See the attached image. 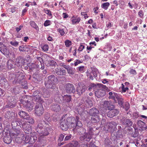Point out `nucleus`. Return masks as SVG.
Listing matches in <instances>:
<instances>
[{"mask_svg":"<svg viewBox=\"0 0 147 147\" xmlns=\"http://www.w3.org/2000/svg\"><path fill=\"white\" fill-rule=\"evenodd\" d=\"M58 79L57 77L53 75H51L49 76L47 80H46L45 82V87L48 88L54 89L55 87V84H57Z\"/></svg>","mask_w":147,"mask_h":147,"instance_id":"obj_3","label":"nucleus"},{"mask_svg":"<svg viewBox=\"0 0 147 147\" xmlns=\"http://www.w3.org/2000/svg\"><path fill=\"white\" fill-rule=\"evenodd\" d=\"M51 108L53 111L57 112L61 110L60 106L56 104L52 105L51 106Z\"/></svg>","mask_w":147,"mask_h":147,"instance_id":"obj_22","label":"nucleus"},{"mask_svg":"<svg viewBox=\"0 0 147 147\" xmlns=\"http://www.w3.org/2000/svg\"><path fill=\"white\" fill-rule=\"evenodd\" d=\"M72 135L70 134L69 135L67 136L64 139L65 141H67L69 140L71 138Z\"/></svg>","mask_w":147,"mask_h":147,"instance_id":"obj_59","label":"nucleus"},{"mask_svg":"<svg viewBox=\"0 0 147 147\" xmlns=\"http://www.w3.org/2000/svg\"><path fill=\"white\" fill-rule=\"evenodd\" d=\"M10 90L12 93H13L15 94L19 93L20 92V89L18 86H16L13 88H11Z\"/></svg>","mask_w":147,"mask_h":147,"instance_id":"obj_32","label":"nucleus"},{"mask_svg":"<svg viewBox=\"0 0 147 147\" xmlns=\"http://www.w3.org/2000/svg\"><path fill=\"white\" fill-rule=\"evenodd\" d=\"M14 114L13 112L10 111L7 112L5 114V117L9 119L13 118L14 117Z\"/></svg>","mask_w":147,"mask_h":147,"instance_id":"obj_28","label":"nucleus"},{"mask_svg":"<svg viewBox=\"0 0 147 147\" xmlns=\"http://www.w3.org/2000/svg\"><path fill=\"white\" fill-rule=\"evenodd\" d=\"M34 105L33 102H31L27 101L24 103V106L27 111L30 112L33 110Z\"/></svg>","mask_w":147,"mask_h":147,"instance_id":"obj_12","label":"nucleus"},{"mask_svg":"<svg viewBox=\"0 0 147 147\" xmlns=\"http://www.w3.org/2000/svg\"><path fill=\"white\" fill-rule=\"evenodd\" d=\"M11 125L13 127H15L16 126L18 125L17 121H13L11 123Z\"/></svg>","mask_w":147,"mask_h":147,"instance_id":"obj_64","label":"nucleus"},{"mask_svg":"<svg viewBox=\"0 0 147 147\" xmlns=\"http://www.w3.org/2000/svg\"><path fill=\"white\" fill-rule=\"evenodd\" d=\"M34 98L35 99V100L36 102L40 101H41V97L38 94L35 96V97H34Z\"/></svg>","mask_w":147,"mask_h":147,"instance_id":"obj_50","label":"nucleus"},{"mask_svg":"<svg viewBox=\"0 0 147 147\" xmlns=\"http://www.w3.org/2000/svg\"><path fill=\"white\" fill-rule=\"evenodd\" d=\"M42 50L45 52L47 51L49 49V46L47 45H45L42 47Z\"/></svg>","mask_w":147,"mask_h":147,"instance_id":"obj_48","label":"nucleus"},{"mask_svg":"<svg viewBox=\"0 0 147 147\" xmlns=\"http://www.w3.org/2000/svg\"><path fill=\"white\" fill-rule=\"evenodd\" d=\"M24 76L23 73H17L15 75L14 81L17 83H20L21 81L23 80Z\"/></svg>","mask_w":147,"mask_h":147,"instance_id":"obj_11","label":"nucleus"},{"mask_svg":"<svg viewBox=\"0 0 147 147\" xmlns=\"http://www.w3.org/2000/svg\"><path fill=\"white\" fill-rule=\"evenodd\" d=\"M64 137V135L63 134H61L60 135L58 140L59 142L62 141Z\"/></svg>","mask_w":147,"mask_h":147,"instance_id":"obj_57","label":"nucleus"},{"mask_svg":"<svg viewBox=\"0 0 147 147\" xmlns=\"http://www.w3.org/2000/svg\"><path fill=\"white\" fill-rule=\"evenodd\" d=\"M24 63V59L21 57H19L16 59V63L18 66L22 65Z\"/></svg>","mask_w":147,"mask_h":147,"instance_id":"obj_24","label":"nucleus"},{"mask_svg":"<svg viewBox=\"0 0 147 147\" xmlns=\"http://www.w3.org/2000/svg\"><path fill=\"white\" fill-rule=\"evenodd\" d=\"M102 105H103V108L105 109L104 111V114H106V110H110L112 109H113L114 107L113 105L111 104L108 101H104L102 102Z\"/></svg>","mask_w":147,"mask_h":147,"instance_id":"obj_8","label":"nucleus"},{"mask_svg":"<svg viewBox=\"0 0 147 147\" xmlns=\"http://www.w3.org/2000/svg\"><path fill=\"white\" fill-rule=\"evenodd\" d=\"M64 118V117H62L60 121V127L63 130L66 131L70 124L71 128L75 127L74 129H78L79 127H81L82 126L78 115L76 116V119L73 117H69L67 119Z\"/></svg>","mask_w":147,"mask_h":147,"instance_id":"obj_1","label":"nucleus"},{"mask_svg":"<svg viewBox=\"0 0 147 147\" xmlns=\"http://www.w3.org/2000/svg\"><path fill=\"white\" fill-rule=\"evenodd\" d=\"M55 63H56L55 62V61H53V60L51 61L50 62V63H49V65H52L53 66H54L55 65Z\"/></svg>","mask_w":147,"mask_h":147,"instance_id":"obj_62","label":"nucleus"},{"mask_svg":"<svg viewBox=\"0 0 147 147\" xmlns=\"http://www.w3.org/2000/svg\"><path fill=\"white\" fill-rule=\"evenodd\" d=\"M11 140L10 137L5 136L3 138V141L5 143L7 144H9L11 142Z\"/></svg>","mask_w":147,"mask_h":147,"instance_id":"obj_36","label":"nucleus"},{"mask_svg":"<svg viewBox=\"0 0 147 147\" xmlns=\"http://www.w3.org/2000/svg\"><path fill=\"white\" fill-rule=\"evenodd\" d=\"M51 23V21L47 20L45 22L44 25L46 27L50 25Z\"/></svg>","mask_w":147,"mask_h":147,"instance_id":"obj_47","label":"nucleus"},{"mask_svg":"<svg viewBox=\"0 0 147 147\" xmlns=\"http://www.w3.org/2000/svg\"><path fill=\"white\" fill-rule=\"evenodd\" d=\"M34 109L35 114L38 116H41L44 113V110L42 105L39 102L36 103Z\"/></svg>","mask_w":147,"mask_h":147,"instance_id":"obj_6","label":"nucleus"},{"mask_svg":"<svg viewBox=\"0 0 147 147\" xmlns=\"http://www.w3.org/2000/svg\"><path fill=\"white\" fill-rule=\"evenodd\" d=\"M28 66L29 67V68L31 69H33L36 67L38 68H40V67H38V66H37V65H36L34 63H30L28 64Z\"/></svg>","mask_w":147,"mask_h":147,"instance_id":"obj_40","label":"nucleus"},{"mask_svg":"<svg viewBox=\"0 0 147 147\" xmlns=\"http://www.w3.org/2000/svg\"><path fill=\"white\" fill-rule=\"evenodd\" d=\"M67 73L69 74L73 75L74 74V71L71 68L69 67L67 69Z\"/></svg>","mask_w":147,"mask_h":147,"instance_id":"obj_45","label":"nucleus"},{"mask_svg":"<svg viewBox=\"0 0 147 147\" xmlns=\"http://www.w3.org/2000/svg\"><path fill=\"white\" fill-rule=\"evenodd\" d=\"M90 130L88 133H86L84 135H82L80 137V139L81 141L84 140L89 141L92 137L93 132L92 131V128H90Z\"/></svg>","mask_w":147,"mask_h":147,"instance_id":"obj_7","label":"nucleus"},{"mask_svg":"<svg viewBox=\"0 0 147 147\" xmlns=\"http://www.w3.org/2000/svg\"><path fill=\"white\" fill-rule=\"evenodd\" d=\"M106 92L105 90L99 89L96 90L95 92L96 96L98 98L102 97L105 95Z\"/></svg>","mask_w":147,"mask_h":147,"instance_id":"obj_16","label":"nucleus"},{"mask_svg":"<svg viewBox=\"0 0 147 147\" xmlns=\"http://www.w3.org/2000/svg\"><path fill=\"white\" fill-rule=\"evenodd\" d=\"M98 87H101L102 88L105 90H107L108 89V87H107L106 86L103 85V84H99Z\"/></svg>","mask_w":147,"mask_h":147,"instance_id":"obj_58","label":"nucleus"},{"mask_svg":"<svg viewBox=\"0 0 147 147\" xmlns=\"http://www.w3.org/2000/svg\"><path fill=\"white\" fill-rule=\"evenodd\" d=\"M25 119L27 120L28 122L31 124H33L34 122V121L32 117H29V116L25 118Z\"/></svg>","mask_w":147,"mask_h":147,"instance_id":"obj_38","label":"nucleus"},{"mask_svg":"<svg viewBox=\"0 0 147 147\" xmlns=\"http://www.w3.org/2000/svg\"><path fill=\"white\" fill-rule=\"evenodd\" d=\"M87 89V86L85 85H83L81 86L79 85L77 89V93L79 95H80L85 91Z\"/></svg>","mask_w":147,"mask_h":147,"instance_id":"obj_13","label":"nucleus"},{"mask_svg":"<svg viewBox=\"0 0 147 147\" xmlns=\"http://www.w3.org/2000/svg\"><path fill=\"white\" fill-rule=\"evenodd\" d=\"M142 123H144L141 120H139L138 121L137 124L138 125V126L142 128L143 127H144V125H140V124H142Z\"/></svg>","mask_w":147,"mask_h":147,"instance_id":"obj_56","label":"nucleus"},{"mask_svg":"<svg viewBox=\"0 0 147 147\" xmlns=\"http://www.w3.org/2000/svg\"><path fill=\"white\" fill-rule=\"evenodd\" d=\"M65 45L66 47H68L71 45V41L67 40L65 41Z\"/></svg>","mask_w":147,"mask_h":147,"instance_id":"obj_43","label":"nucleus"},{"mask_svg":"<svg viewBox=\"0 0 147 147\" xmlns=\"http://www.w3.org/2000/svg\"><path fill=\"white\" fill-rule=\"evenodd\" d=\"M85 109V107L83 104H81L78 107L77 109L78 113L81 115L83 112V110Z\"/></svg>","mask_w":147,"mask_h":147,"instance_id":"obj_23","label":"nucleus"},{"mask_svg":"<svg viewBox=\"0 0 147 147\" xmlns=\"http://www.w3.org/2000/svg\"><path fill=\"white\" fill-rule=\"evenodd\" d=\"M92 101L90 100H87L86 101V105L87 107H90L93 106Z\"/></svg>","mask_w":147,"mask_h":147,"instance_id":"obj_44","label":"nucleus"},{"mask_svg":"<svg viewBox=\"0 0 147 147\" xmlns=\"http://www.w3.org/2000/svg\"><path fill=\"white\" fill-rule=\"evenodd\" d=\"M110 5V3L109 2L104 3L101 5V7L102 8L107 10L108 9Z\"/></svg>","mask_w":147,"mask_h":147,"instance_id":"obj_39","label":"nucleus"},{"mask_svg":"<svg viewBox=\"0 0 147 147\" xmlns=\"http://www.w3.org/2000/svg\"><path fill=\"white\" fill-rule=\"evenodd\" d=\"M84 66H81L77 68V69H78L81 72H82L84 71Z\"/></svg>","mask_w":147,"mask_h":147,"instance_id":"obj_55","label":"nucleus"},{"mask_svg":"<svg viewBox=\"0 0 147 147\" xmlns=\"http://www.w3.org/2000/svg\"><path fill=\"white\" fill-rule=\"evenodd\" d=\"M63 100L66 102H70L71 99V96L69 95H62Z\"/></svg>","mask_w":147,"mask_h":147,"instance_id":"obj_27","label":"nucleus"},{"mask_svg":"<svg viewBox=\"0 0 147 147\" xmlns=\"http://www.w3.org/2000/svg\"><path fill=\"white\" fill-rule=\"evenodd\" d=\"M71 20L72 22V24L74 25L78 24L80 20V18L79 17L76 18L73 17Z\"/></svg>","mask_w":147,"mask_h":147,"instance_id":"obj_25","label":"nucleus"},{"mask_svg":"<svg viewBox=\"0 0 147 147\" xmlns=\"http://www.w3.org/2000/svg\"><path fill=\"white\" fill-rule=\"evenodd\" d=\"M30 26L37 31L39 30V28L36 23L33 21H31L30 22Z\"/></svg>","mask_w":147,"mask_h":147,"instance_id":"obj_34","label":"nucleus"},{"mask_svg":"<svg viewBox=\"0 0 147 147\" xmlns=\"http://www.w3.org/2000/svg\"><path fill=\"white\" fill-rule=\"evenodd\" d=\"M44 11L51 18L52 17L51 12L50 10L44 9Z\"/></svg>","mask_w":147,"mask_h":147,"instance_id":"obj_42","label":"nucleus"},{"mask_svg":"<svg viewBox=\"0 0 147 147\" xmlns=\"http://www.w3.org/2000/svg\"><path fill=\"white\" fill-rule=\"evenodd\" d=\"M115 97L117 99L118 104L121 107H122L123 103V99L122 96L116 94Z\"/></svg>","mask_w":147,"mask_h":147,"instance_id":"obj_20","label":"nucleus"},{"mask_svg":"<svg viewBox=\"0 0 147 147\" xmlns=\"http://www.w3.org/2000/svg\"><path fill=\"white\" fill-rule=\"evenodd\" d=\"M0 51L1 53L5 55H8L9 53V50L5 48H1Z\"/></svg>","mask_w":147,"mask_h":147,"instance_id":"obj_35","label":"nucleus"},{"mask_svg":"<svg viewBox=\"0 0 147 147\" xmlns=\"http://www.w3.org/2000/svg\"><path fill=\"white\" fill-rule=\"evenodd\" d=\"M138 15L139 17L141 18H143L144 13L142 10H140L138 13Z\"/></svg>","mask_w":147,"mask_h":147,"instance_id":"obj_52","label":"nucleus"},{"mask_svg":"<svg viewBox=\"0 0 147 147\" xmlns=\"http://www.w3.org/2000/svg\"><path fill=\"white\" fill-rule=\"evenodd\" d=\"M9 84L7 80L3 77H0V86L6 88Z\"/></svg>","mask_w":147,"mask_h":147,"instance_id":"obj_15","label":"nucleus"},{"mask_svg":"<svg viewBox=\"0 0 147 147\" xmlns=\"http://www.w3.org/2000/svg\"><path fill=\"white\" fill-rule=\"evenodd\" d=\"M99 83L95 84L94 83L90 84L89 86L88 90L89 91L91 90L92 89H95L97 86L98 87Z\"/></svg>","mask_w":147,"mask_h":147,"instance_id":"obj_33","label":"nucleus"},{"mask_svg":"<svg viewBox=\"0 0 147 147\" xmlns=\"http://www.w3.org/2000/svg\"><path fill=\"white\" fill-rule=\"evenodd\" d=\"M100 118L98 115L92 116L91 121L93 123H97L100 121Z\"/></svg>","mask_w":147,"mask_h":147,"instance_id":"obj_30","label":"nucleus"},{"mask_svg":"<svg viewBox=\"0 0 147 147\" xmlns=\"http://www.w3.org/2000/svg\"><path fill=\"white\" fill-rule=\"evenodd\" d=\"M111 109V110L109 111L107 114V116L110 117L112 118L114 116L117 115L119 113L118 111L116 109Z\"/></svg>","mask_w":147,"mask_h":147,"instance_id":"obj_17","label":"nucleus"},{"mask_svg":"<svg viewBox=\"0 0 147 147\" xmlns=\"http://www.w3.org/2000/svg\"><path fill=\"white\" fill-rule=\"evenodd\" d=\"M122 124L126 126L129 127L131 126L133 124V122L130 119L126 118L125 117L121 119Z\"/></svg>","mask_w":147,"mask_h":147,"instance_id":"obj_9","label":"nucleus"},{"mask_svg":"<svg viewBox=\"0 0 147 147\" xmlns=\"http://www.w3.org/2000/svg\"><path fill=\"white\" fill-rule=\"evenodd\" d=\"M17 102V100H14V98L12 97L10 100L9 101L6 105V108H12L13 107Z\"/></svg>","mask_w":147,"mask_h":147,"instance_id":"obj_14","label":"nucleus"},{"mask_svg":"<svg viewBox=\"0 0 147 147\" xmlns=\"http://www.w3.org/2000/svg\"><path fill=\"white\" fill-rule=\"evenodd\" d=\"M129 72L131 74L134 75H135L136 74V70L133 69H131L129 71Z\"/></svg>","mask_w":147,"mask_h":147,"instance_id":"obj_61","label":"nucleus"},{"mask_svg":"<svg viewBox=\"0 0 147 147\" xmlns=\"http://www.w3.org/2000/svg\"><path fill=\"white\" fill-rule=\"evenodd\" d=\"M78 131L79 133L83 134L85 132L86 130L84 128L82 127Z\"/></svg>","mask_w":147,"mask_h":147,"instance_id":"obj_51","label":"nucleus"},{"mask_svg":"<svg viewBox=\"0 0 147 147\" xmlns=\"http://www.w3.org/2000/svg\"><path fill=\"white\" fill-rule=\"evenodd\" d=\"M38 124L36 129V130L39 134L40 137L47 136L49 134L50 128L47 126L43 127L44 125H48L46 124L43 120H39L38 121Z\"/></svg>","mask_w":147,"mask_h":147,"instance_id":"obj_2","label":"nucleus"},{"mask_svg":"<svg viewBox=\"0 0 147 147\" xmlns=\"http://www.w3.org/2000/svg\"><path fill=\"white\" fill-rule=\"evenodd\" d=\"M99 111L96 108H93L89 111V114L92 116L98 115Z\"/></svg>","mask_w":147,"mask_h":147,"instance_id":"obj_18","label":"nucleus"},{"mask_svg":"<svg viewBox=\"0 0 147 147\" xmlns=\"http://www.w3.org/2000/svg\"><path fill=\"white\" fill-rule=\"evenodd\" d=\"M82 61L79 59H76L74 63V66H77L78 64L82 63Z\"/></svg>","mask_w":147,"mask_h":147,"instance_id":"obj_49","label":"nucleus"},{"mask_svg":"<svg viewBox=\"0 0 147 147\" xmlns=\"http://www.w3.org/2000/svg\"><path fill=\"white\" fill-rule=\"evenodd\" d=\"M61 26H60V28H59L57 31L59 32L61 35L63 36L65 34V30L66 27L61 25Z\"/></svg>","mask_w":147,"mask_h":147,"instance_id":"obj_26","label":"nucleus"},{"mask_svg":"<svg viewBox=\"0 0 147 147\" xmlns=\"http://www.w3.org/2000/svg\"><path fill=\"white\" fill-rule=\"evenodd\" d=\"M66 90L67 93H74L75 92V88L72 84L68 83L66 85Z\"/></svg>","mask_w":147,"mask_h":147,"instance_id":"obj_10","label":"nucleus"},{"mask_svg":"<svg viewBox=\"0 0 147 147\" xmlns=\"http://www.w3.org/2000/svg\"><path fill=\"white\" fill-rule=\"evenodd\" d=\"M23 27V26L21 25L19 26V27L16 28V30L17 32H18Z\"/></svg>","mask_w":147,"mask_h":147,"instance_id":"obj_63","label":"nucleus"},{"mask_svg":"<svg viewBox=\"0 0 147 147\" xmlns=\"http://www.w3.org/2000/svg\"><path fill=\"white\" fill-rule=\"evenodd\" d=\"M112 143L108 139H106L105 141V147H115L111 145Z\"/></svg>","mask_w":147,"mask_h":147,"instance_id":"obj_37","label":"nucleus"},{"mask_svg":"<svg viewBox=\"0 0 147 147\" xmlns=\"http://www.w3.org/2000/svg\"><path fill=\"white\" fill-rule=\"evenodd\" d=\"M22 126L25 132L28 134L30 133L31 139L33 138L34 141L35 142L37 139V137L35 135V133L33 132V133H32V128L31 126L29 124L25 123L22 124Z\"/></svg>","mask_w":147,"mask_h":147,"instance_id":"obj_4","label":"nucleus"},{"mask_svg":"<svg viewBox=\"0 0 147 147\" xmlns=\"http://www.w3.org/2000/svg\"><path fill=\"white\" fill-rule=\"evenodd\" d=\"M36 57V59L40 61V63H43V59L41 57Z\"/></svg>","mask_w":147,"mask_h":147,"instance_id":"obj_60","label":"nucleus"},{"mask_svg":"<svg viewBox=\"0 0 147 147\" xmlns=\"http://www.w3.org/2000/svg\"><path fill=\"white\" fill-rule=\"evenodd\" d=\"M9 43L12 45L16 47L18 46L19 42L16 41H12L10 42Z\"/></svg>","mask_w":147,"mask_h":147,"instance_id":"obj_46","label":"nucleus"},{"mask_svg":"<svg viewBox=\"0 0 147 147\" xmlns=\"http://www.w3.org/2000/svg\"><path fill=\"white\" fill-rule=\"evenodd\" d=\"M18 114L21 118H23L25 119V118L28 116V114L26 113L25 111H21L18 113Z\"/></svg>","mask_w":147,"mask_h":147,"instance_id":"obj_29","label":"nucleus"},{"mask_svg":"<svg viewBox=\"0 0 147 147\" xmlns=\"http://www.w3.org/2000/svg\"><path fill=\"white\" fill-rule=\"evenodd\" d=\"M98 73V71L97 69H95L92 70V74L94 76L96 77L97 76V74Z\"/></svg>","mask_w":147,"mask_h":147,"instance_id":"obj_53","label":"nucleus"},{"mask_svg":"<svg viewBox=\"0 0 147 147\" xmlns=\"http://www.w3.org/2000/svg\"><path fill=\"white\" fill-rule=\"evenodd\" d=\"M105 125L104 129L107 131L112 132L116 129L117 124L114 121L107 123Z\"/></svg>","mask_w":147,"mask_h":147,"instance_id":"obj_5","label":"nucleus"},{"mask_svg":"<svg viewBox=\"0 0 147 147\" xmlns=\"http://www.w3.org/2000/svg\"><path fill=\"white\" fill-rule=\"evenodd\" d=\"M121 88L122 89V93L125 92L129 90V88L127 86H125L123 84H121Z\"/></svg>","mask_w":147,"mask_h":147,"instance_id":"obj_41","label":"nucleus"},{"mask_svg":"<svg viewBox=\"0 0 147 147\" xmlns=\"http://www.w3.org/2000/svg\"><path fill=\"white\" fill-rule=\"evenodd\" d=\"M84 48V46L83 45L81 44L78 48V50L79 51L81 52L83 50Z\"/></svg>","mask_w":147,"mask_h":147,"instance_id":"obj_54","label":"nucleus"},{"mask_svg":"<svg viewBox=\"0 0 147 147\" xmlns=\"http://www.w3.org/2000/svg\"><path fill=\"white\" fill-rule=\"evenodd\" d=\"M55 72L58 75L63 76L65 75L66 71L64 69H62L61 68L59 69L58 68H57L55 69Z\"/></svg>","mask_w":147,"mask_h":147,"instance_id":"obj_21","label":"nucleus"},{"mask_svg":"<svg viewBox=\"0 0 147 147\" xmlns=\"http://www.w3.org/2000/svg\"><path fill=\"white\" fill-rule=\"evenodd\" d=\"M79 143L78 141L74 140L69 145V147H79Z\"/></svg>","mask_w":147,"mask_h":147,"instance_id":"obj_31","label":"nucleus"},{"mask_svg":"<svg viewBox=\"0 0 147 147\" xmlns=\"http://www.w3.org/2000/svg\"><path fill=\"white\" fill-rule=\"evenodd\" d=\"M11 136H13L14 138H16V140H18V138H21V140H22V138H21V137H24V135L21 134L20 131H18L16 133H12L11 134Z\"/></svg>","mask_w":147,"mask_h":147,"instance_id":"obj_19","label":"nucleus"}]
</instances>
